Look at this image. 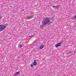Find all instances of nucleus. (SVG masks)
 <instances>
[{
  "instance_id": "1",
  "label": "nucleus",
  "mask_w": 76,
  "mask_h": 76,
  "mask_svg": "<svg viewBox=\"0 0 76 76\" xmlns=\"http://www.w3.org/2000/svg\"><path fill=\"white\" fill-rule=\"evenodd\" d=\"M42 23V25H41L40 26V28L41 29L42 28V27H45V26H46L47 25H49L52 23L51 21H50V18H49L47 17L43 20Z\"/></svg>"
},
{
  "instance_id": "2",
  "label": "nucleus",
  "mask_w": 76,
  "mask_h": 76,
  "mask_svg": "<svg viewBox=\"0 0 76 76\" xmlns=\"http://www.w3.org/2000/svg\"><path fill=\"white\" fill-rule=\"evenodd\" d=\"M6 28V26L4 25H0V31H1L3 30H4Z\"/></svg>"
},
{
  "instance_id": "3",
  "label": "nucleus",
  "mask_w": 76,
  "mask_h": 76,
  "mask_svg": "<svg viewBox=\"0 0 76 76\" xmlns=\"http://www.w3.org/2000/svg\"><path fill=\"white\" fill-rule=\"evenodd\" d=\"M62 44V42H60L59 43H57L56 45H55V47H56V48H57V47H60L61 46V44Z\"/></svg>"
},
{
  "instance_id": "4",
  "label": "nucleus",
  "mask_w": 76,
  "mask_h": 76,
  "mask_svg": "<svg viewBox=\"0 0 76 76\" xmlns=\"http://www.w3.org/2000/svg\"><path fill=\"white\" fill-rule=\"evenodd\" d=\"M33 66H37V62H34L33 63Z\"/></svg>"
},
{
  "instance_id": "5",
  "label": "nucleus",
  "mask_w": 76,
  "mask_h": 76,
  "mask_svg": "<svg viewBox=\"0 0 76 76\" xmlns=\"http://www.w3.org/2000/svg\"><path fill=\"white\" fill-rule=\"evenodd\" d=\"M44 47V45H42L40 46V49H42Z\"/></svg>"
},
{
  "instance_id": "6",
  "label": "nucleus",
  "mask_w": 76,
  "mask_h": 76,
  "mask_svg": "<svg viewBox=\"0 0 76 76\" xmlns=\"http://www.w3.org/2000/svg\"><path fill=\"white\" fill-rule=\"evenodd\" d=\"M20 73V72H18L15 73V75H18V74Z\"/></svg>"
},
{
  "instance_id": "7",
  "label": "nucleus",
  "mask_w": 76,
  "mask_h": 76,
  "mask_svg": "<svg viewBox=\"0 0 76 76\" xmlns=\"http://www.w3.org/2000/svg\"><path fill=\"white\" fill-rule=\"evenodd\" d=\"M34 45H37V43H36V41H34L33 43Z\"/></svg>"
},
{
  "instance_id": "8",
  "label": "nucleus",
  "mask_w": 76,
  "mask_h": 76,
  "mask_svg": "<svg viewBox=\"0 0 76 76\" xmlns=\"http://www.w3.org/2000/svg\"><path fill=\"white\" fill-rule=\"evenodd\" d=\"M18 47L20 48H22V45H21V44H19L18 45Z\"/></svg>"
},
{
  "instance_id": "9",
  "label": "nucleus",
  "mask_w": 76,
  "mask_h": 76,
  "mask_svg": "<svg viewBox=\"0 0 76 76\" xmlns=\"http://www.w3.org/2000/svg\"><path fill=\"white\" fill-rule=\"evenodd\" d=\"M30 66L31 67H34V65H32V64H31Z\"/></svg>"
},
{
  "instance_id": "10",
  "label": "nucleus",
  "mask_w": 76,
  "mask_h": 76,
  "mask_svg": "<svg viewBox=\"0 0 76 76\" xmlns=\"http://www.w3.org/2000/svg\"><path fill=\"white\" fill-rule=\"evenodd\" d=\"M36 61H38V60L35 59L34 60V62H36Z\"/></svg>"
},
{
  "instance_id": "11",
  "label": "nucleus",
  "mask_w": 76,
  "mask_h": 76,
  "mask_svg": "<svg viewBox=\"0 0 76 76\" xmlns=\"http://www.w3.org/2000/svg\"><path fill=\"white\" fill-rule=\"evenodd\" d=\"M51 20H54V19L53 18H52L51 19H50Z\"/></svg>"
},
{
  "instance_id": "12",
  "label": "nucleus",
  "mask_w": 76,
  "mask_h": 76,
  "mask_svg": "<svg viewBox=\"0 0 76 76\" xmlns=\"http://www.w3.org/2000/svg\"><path fill=\"white\" fill-rule=\"evenodd\" d=\"M53 7L55 8L56 7V6H53Z\"/></svg>"
},
{
  "instance_id": "13",
  "label": "nucleus",
  "mask_w": 76,
  "mask_h": 76,
  "mask_svg": "<svg viewBox=\"0 0 76 76\" xmlns=\"http://www.w3.org/2000/svg\"><path fill=\"white\" fill-rule=\"evenodd\" d=\"M30 19V17H27V19Z\"/></svg>"
},
{
  "instance_id": "14",
  "label": "nucleus",
  "mask_w": 76,
  "mask_h": 76,
  "mask_svg": "<svg viewBox=\"0 0 76 76\" xmlns=\"http://www.w3.org/2000/svg\"><path fill=\"white\" fill-rule=\"evenodd\" d=\"M74 17L75 18V19H76V15H75V16H74Z\"/></svg>"
},
{
  "instance_id": "15",
  "label": "nucleus",
  "mask_w": 76,
  "mask_h": 76,
  "mask_svg": "<svg viewBox=\"0 0 76 76\" xmlns=\"http://www.w3.org/2000/svg\"><path fill=\"white\" fill-rule=\"evenodd\" d=\"M30 19L31 18H33V17H32V16H30Z\"/></svg>"
},
{
  "instance_id": "16",
  "label": "nucleus",
  "mask_w": 76,
  "mask_h": 76,
  "mask_svg": "<svg viewBox=\"0 0 76 76\" xmlns=\"http://www.w3.org/2000/svg\"><path fill=\"white\" fill-rule=\"evenodd\" d=\"M58 6H58V5H57V6H56V8H57V7H58Z\"/></svg>"
},
{
  "instance_id": "17",
  "label": "nucleus",
  "mask_w": 76,
  "mask_h": 76,
  "mask_svg": "<svg viewBox=\"0 0 76 76\" xmlns=\"http://www.w3.org/2000/svg\"><path fill=\"white\" fill-rule=\"evenodd\" d=\"M1 19V16H0V20Z\"/></svg>"
},
{
  "instance_id": "18",
  "label": "nucleus",
  "mask_w": 76,
  "mask_h": 76,
  "mask_svg": "<svg viewBox=\"0 0 76 76\" xmlns=\"http://www.w3.org/2000/svg\"><path fill=\"white\" fill-rule=\"evenodd\" d=\"M33 36H31V37H33Z\"/></svg>"
},
{
  "instance_id": "19",
  "label": "nucleus",
  "mask_w": 76,
  "mask_h": 76,
  "mask_svg": "<svg viewBox=\"0 0 76 76\" xmlns=\"http://www.w3.org/2000/svg\"><path fill=\"white\" fill-rule=\"evenodd\" d=\"M67 54H68V53H67Z\"/></svg>"
}]
</instances>
